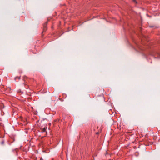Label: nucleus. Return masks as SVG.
<instances>
[{
	"mask_svg": "<svg viewBox=\"0 0 160 160\" xmlns=\"http://www.w3.org/2000/svg\"><path fill=\"white\" fill-rule=\"evenodd\" d=\"M48 23L47 22H46L43 25V30L46 31L47 29V25Z\"/></svg>",
	"mask_w": 160,
	"mask_h": 160,
	"instance_id": "f257e3e1",
	"label": "nucleus"
},
{
	"mask_svg": "<svg viewBox=\"0 0 160 160\" xmlns=\"http://www.w3.org/2000/svg\"><path fill=\"white\" fill-rule=\"evenodd\" d=\"M46 128L44 127L43 128L41 129V132H45L46 129Z\"/></svg>",
	"mask_w": 160,
	"mask_h": 160,
	"instance_id": "f03ea898",
	"label": "nucleus"
},
{
	"mask_svg": "<svg viewBox=\"0 0 160 160\" xmlns=\"http://www.w3.org/2000/svg\"><path fill=\"white\" fill-rule=\"evenodd\" d=\"M4 141H2L1 142V144H2V145H3V144H4Z\"/></svg>",
	"mask_w": 160,
	"mask_h": 160,
	"instance_id": "20e7f679",
	"label": "nucleus"
},
{
	"mask_svg": "<svg viewBox=\"0 0 160 160\" xmlns=\"http://www.w3.org/2000/svg\"><path fill=\"white\" fill-rule=\"evenodd\" d=\"M17 78H18V79H20V77H16L15 78V80H16Z\"/></svg>",
	"mask_w": 160,
	"mask_h": 160,
	"instance_id": "7ed1b4c3",
	"label": "nucleus"
},
{
	"mask_svg": "<svg viewBox=\"0 0 160 160\" xmlns=\"http://www.w3.org/2000/svg\"><path fill=\"white\" fill-rule=\"evenodd\" d=\"M132 1H133V2H134L135 3H137V2H136V0H132Z\"/></svg>",
	"mask_w": 160,
	"mask_h": 160,
	"instance_id": "39448f33",
	"label": "nucleus"
}]
</instances>
